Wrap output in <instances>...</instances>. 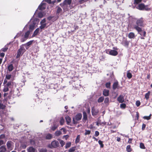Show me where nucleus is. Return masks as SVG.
<instances>
[{"label": "nucleus", "mask_w": 152, "mask_h": 152, "mask_svg": "<svg viewBox=\"0 0 152 152\" xmlns=\"http://www.w3.org/2000/svg\"><path fill=\"white\" fill-rule=\"evenodd\" d=\"M6 148L4 146H2L0 148V152H6Z\"/></svg>", "instance_id": "393cba45"}, {"label": "nucleus", "mask_w": 152, "mask_h": 152, "mask_svg": "<svg viewBox=\"0 0 152 152\" xmlns=\"http://www.w3.org/2000/svg\"><path fill=\"white\" fill-rule=\"evenodd\" d=\"M71 2V0H65L63 3L61 4L60 5L64 10H66L68 9V7H69Z\"/></svg>", "instance_id": "f03ea898"}, {"label": "nucleus", "mask_w": 152, "mask_h": 152, "mask_svg": "<svg viewBox=\"0 0 152 152\" xmlns=\"http://www.w3.org/2000/svg\"><path fill=\"white\" fill-rule=\"evenodd\" d=\"M117 100L120 103H122L124 102V96L122 95H120L117 98Z\"/></svg>", "instance_id": "9b49d317"}, {"label": "nucleus", "mask_w": 152, "mask_h": 152, "mask_svg": "<svg viewBox=\"0 0 152 152\" xmlns=\"http://www.w3.org/2000/svg\"><path fill=\"white\" fill-rule=\"evenodd\" d=\"M98 143L100 145V146L101 148H102L103 147L104 145L103 144V142L102 141L100 140H99L98 141Z\"/></svg>", "instance_id": "de8ad7c7"}, {"label": "nucleus", "mask_w": 152, "mask_h": 152, "mask_svg": "<svg viewBox=\"0 0 152 152\" xmlns=\"http://www.w3.org/2000/svg\"><path fill=\"white\" fill-rule=\"evenodd\" d=\"M46 4L45 3H42L38 7V9L40 10H42L45 9L46 7Z\"/></svg>", "instance_id": "1a4fd4ad"}, {"label": "nucleus", "mask_w": 152, "mask_h": 152, "mask_svg": "<svg viewBox=\"0 0 152 152\" xmlns=\"http://www.w3.org/2000/svg\"><path fill=\"white\" fill-rule=\"evenodd\" d=\"M64 122V120L63 118H61L60 123L61 125H63Z\"/></svg>", "instance_id": "f704fd0d"}, {"label": "nucleus", "mask_w": 152, "mask_h": 152, "mask_svg": "<svg viewBox=\"0 0 152 152\" xmlns=\"http://www.w3.org/2000/svg\"><path fill=\"white\" fill-rule=\"evenodd\" d=\"M151 92L150 91H148L147 93H146L145 95V98L147 100H148L149 98V96Z\"/></svg>", "instance_id": "c85d7f7f"}, {"label": "nucleus", "mask_w": 152, "mask_h": 152, "mask_svg": "<svg viewBox=\"0 0 152 152\" xmlns=\"http://www.w3.org/2000/svg\"><path fill=\"white\" fill-rule=\"evenodd\" d=\"M8 88L7 86H5L4 89H3V91L4 92H6L8 91Z\"/></svg>", "instance_id": "49530a36"}, {"label": "nucleus", "mask_w": 152, "mask_h": 152, "mask_svg": "<svg viewBox=\"0 0 152 152\" xmlns=\"http://www.w3.org/2000/svg\"><path fill=\"white\" fill-rule=\"evenodd\" d=\"M126 107V105L125 104L122 103L120 104V107L121 108L124 109Z\"/></svg>", "instance_id": "c03bdc74"}, {"label": "nucleus", "mask_w": 152, "mask_h": 152, "mask_svg": "<svg viewBox=\"0 0 152 152\" xmlns=\"http://www.w3.org/2000/svg\"><path fill=\"white\" fill-rule=\"evenodd\" d=\"M126 149L127 151L128 152H130L131 151V146L129 145H128L127 146Z\"/></svg>", "instance_id": "473e14b6"}, {"label": "nucleus", "mask_w": 152, "mask_h": 152, "mask_svg": "<svg viewBox=\"0 0 152 152\" xmlns=\"http://www.w3.org/2000/svg\"><path fill=\"white\" fill-rule=\"evenodd\" d=\"M4 53H2L0 54V56L2 58L4 56Z\"/></svg>", "instance_id": "69168bd1"}, {"label": "nucleus", "mask_w": 152, "mask_h": 152, "mask_svg": "<svg viewBox=\"0 0 152 152\" xmlns=\"http://www.w3.org/2000/svg\"><path fill=\"white\" fill-rule=\"evenodd\" d=\"M35 26L32 24L30 25L29 27V30L30 31H32L35 28Z\"/></svg>", "instance_id": "cd10ccee"}, {"label": "nucleus", "mask_w": 152, "mask_h": 152, "mask_svg": "<svg viewBox=\"0 0 152 152\" xmlns=\"http://www.w3.org/2000/svg\"><path fill=\"white\" fill-rule=\"evenodd\" d=\"M109 101V99L108 97L106 98L104 101V102L105 103H108Z\"/></svg>", "instance_id": "3c124183"}, {"label": "nucleus", "mask_w": 152, "mask_h": 152, "mask_svg": "<svg viewBox=\"0 0 152 152\" xmlns=\"http://www.w3.org/2000/svg\"><path fill=\"white\" fill-rule=\"evenodd\" d=\"M151 114L148 116H144L143 118L144 119H146L147 120H149L150 119L151 117Z\"/></svg>", "instance_id": "4c0bfd02"}, {"label": "nucleus", "mask_w": 152, "mask_h": 152, "mask_svg": "<svg viewBox=\"0 0 152 152\" xmlns=\"http://www.w3.org/2000/svg\"><path fill=\"white\" fill-rule=\"evenodd\" d=\"M52 137V136L51 134H47L46 136V138L47 139L50 140L51 139Z\"/></svg>", "instance_id": "bb28decb"}, {"label": "nucleus", "mask_w": 152, "mask_h": 152, "mask_svg": "<svg viewBox=\"0 0 152 152\" xmlns=\"http://www.w3.org/2000/svg\"><path fill=\"white\" fill-rule=\"evenodd\" d=\"M145 126H146V125L145 124H142V129L143 130L145 129Z\"/></svg>", "instance_id": "bf43d9fd"}, {"label": "nucleus", "mask_w": 152, "mask_h": 152, "mask_svg": "<svg viewBox=\"0 0 152 152\" xmlns=\"http://www.w3.org/2000/svg\"><path fill=\"white\" fill-rule=\"evenodd\" d=\"M109 90L107 89H105L103 91V94L105 96H108Z\"/></svg>", "instance_id": "a211bd4d"}, {"label": "nucleus", "mask_w": 152, "mask_h": 152, "mask_svg": "<svg viewBox=\"0 0 152 152\" xmlns=\"http://www.w3.org/2000/svg\"><path fill=\"white\" fill-rule=\"evenodd\" d=\"M53 18V17L50 16V17H48V18L47 19L48 20H51V19L52 18Z\"/></svg>", "instance_id": "774afa93"}, {"label": "nucleus", "mask_w": 152, "mask_h": 152, "mask_svg": "<svg viewBox=\"0 0 152 152\" xmlns=\"http://www.w3.org/2000/svg\"><path fill=\"white\" fill-rule=\"evenodd\" d=\"M30 31H28L25 33V34L23 36H22V38L20 39L21 42H24L28 38L29 35L30 33Z\"/></svg>", "instance_id": "0eeeda50"}, {"label": "nucleus", "mask_w": 152, "mask_h": 152, "mask_svg": "<svg viewBox=\"0 0 152 152\" xmlns=\"http://www.w3.org/2000/svg\"><path fill=\"white\" fill-rule=\"evenodd\" d=\"M39 20L37 18H35L34 20L33 19H31L30 20V22H32V24L34 25L35 26L37 25L38 23H39Z\"/></svg>", "instance_id": "9d476101"}, {"label": "nucleus", "mask_w": 152, "mask_h": 152, "mask_svg": "<svg viewBox=\"0 0 152 152\" xmlns=\"http://www.w3.org/2000/svg\"><path fill=\"white\" fill-rule=\"evenodd\" d=\"M80 135H77L75 140L76 143H77L79 142L80 140Z\"/></svg>", "instance_id": "e433bc0d"}, {"label": "nucleus", "mask_w": 152, "mask_h": 152, "mask_svg": "<svg viewBox=\"0 0 152 152\" xmlns=\"http://www.w3.org/2000/svg\"><path fill=\"white\" fill-rule=\"evenodd\" d=\"M4 144V141L3 140H0V145L3 144Z\"/></svg>", "instance_id": "338daca9"}, {"label": "nucleus", "mask_w": 152, "mask_h": 152, "mask_svg": "<svg viewBox=\"0 0 152 152\" xmlns=\"http://www.w3.org/2000/svg\"><path fill=\"white\" fill-rule=\"evenodd\" d=\"M28 152H36V150L32 146H30L27 149Z\"/></svg>", "instance_id": "4468645a"}, {"label": "nucleus", "mask_w": 152, "mask_h": 152, "mask_svg": "<svg viewBox=\"0 0 152 152\" xmlns=\"http://www.w3.org/2000/svg\"><path fill=\"white\" fill-rule=\"evenodd\" d=\"M57 126H56V125H54L52 127L51 129L52 130L54 131L57 128Z\"/></svg>", "instance_id": "864d4df0"}, {"label": "nucleus", "mask_w": 152, "mask_h": 152, "mask_svg": "<svg viewBox=\"0 0 152 152\" xmlns=\"http://www.w3.org/2000/svg\"><path fill=\"white\" fill-rule=\"evenodd\" d=\"M25 51L26 50L24 47L23 46V45L21 46L20 48L18 50V51L16 58H19L20 56H22Z\"/></svg>", "instance_id": "20e7f679"}, {"label": "nucleus", "mask_w": 152, "mask_h": 152, "mask_svg": "<svg viewBox=\"0 0 152 152\" xmlns=\"http://www.w3.org/2000/svg\"><path fill=\"white\" fill-rule=\"evenodd\" d=\"M104 99V97H100L98 99V102L99 103L102 102H103Z\"/></svg>", "instance_id": "72a5a7b5"}, {"label": "nucleus", "mask_w": 152, "mask_h": 152, "mask_svg": "<svg viewBox=\"0 0 152 152\" xmlns=\"http://www.w3.org/2000/svg\"><path fill=\"white\" fill-rule=\"evenodd\" d=\"M82 117V114L80 113H78L73 118V121L74 124H76L77 123V121L80 120Z\"/></svg>", "instance_id": "39448f33"}, {"label": "nucleus", "mask_w": 152, "mask_h": 152, "mask_svg": "<svg viewBox=\"0 0 152 152\" xmlns=\"http://www.w3.org/2000/svg\"><path fill=\"white\" fill-rule=\"evenodd\" d=\"M142 0H135L134 3L138 4L142 1Z\"/></svg>", "instance_id": "6e6d98bb"}, {"label": "nucleus", "mask_w": 152, "mask_h": 152, "mask_svg": "<svg viewBox=\"0 0 152 152\" xmlns=\"http://www.w3.org/2000/svg\"><path fill=\"white\" fill-rule=\"evenodd\" d=\"M59 145V142L56 140L53 141L51 144H49L48 145V147L50 148H56Z\"/></svg>", "instance_id": "7ed1b4c3"}, {"label": "nucleus", "mask_w": 152, "mask_h": 152, "mask_svg": "<svg viewBox=\"0 0 152 152\" xmlns=\"http://www.w3.org/2000/svg\"><path fill=\"white\" fill-rule=\"evenodd\" d=\"M5 135L4 134H1L0 135V139H3L5 138Z\"/></svg>", "instance_id": "13d9d810"}, {"label": "nucleus", "mask_w": 152, "mask_h": 152, "mask_svg": "<svg viewBox=\"0 0 152 152\" xmlns=\"http://www.w3.org/2000/svg\"><path fill=\"white\" fill-rule=\"evenodd\" d=\"M62 134L60 130L57 131L55 133V135L58 136L61 135Z\"/></svg>", "instance_id": "2f4dec72"}, {"label": "nucleus", "mask_w": 152, "mask_h": 152, "mask_svg": "<svg viewBox=\"0 0 152 152\" xmlns=\"http://www.w3.org/2000/svg\"><path fill=\"white\" fill-rule=\"evenodd\" d=\"M14 69V67L12 64H10L8 66V69L9 72L12 71Z\"/></svg>", "instance_id": "5701e85b"}, {"label": "nucleus", "mask_w": 152, "mask_h": 152, "mask_svg": "<svg viewBox=\"0 0 152 152\" xmlns=\"http://www.w3.org/2000/svg\"><path fill=\"white\" fill-rule=\"evenodd\" d=\"M135 37L134 34L133 32H130L128 34V37L130 39H134Z\"/></svg>", "instance_id": "6ab92c4d"}, {"label": "nucleus", "mask_w": 152, "mask_h": 152, "mask_svg": "<svg viewBox=\"0 0 152 152\" xmlns=\"http://www.w3.org/2000/svg\"><path fill=\"white\" fill-rule=\"evenodd\" d=\"M60 143L61 147H63L65 144V142L62 140H61L60 141Z\"/></svg>", "instance_id": "8fccbe9b"}, {"label": "nucleus", "mask_w": 152, "mask_h": 152, "mask_svg": "<svg viewBox=\"0 0 152 152\" xmlns=\"http://www.w3.org/2000/svg\"><path fill=\"white\" fill-rule=\"evenodd\" d=\"M45 15V14L44 12H39L38 13V16L39 18H41L43 17Z\"/></svg>", "instance_id": "4be33fe9"}, {"label": "nucleus", "mask_w": 152, "mask_h": 152, "mask_svg": "<svg viewBox=\"0 0 152 152\" xmlns=\"http://www.w3.org/2000/svg\"><path fill=\"white\" fill-rule=\"evenodd\" d=\"M40 29L39 28V27L37 28L34 32V33L33 35H32V37H34L35 36L37 35L39 33V32L40 31Z\"/></svg>", "instance_id": "f3484780"}, {"label": "nucleus", "mask_w": 152, "mask_h": 152, "mask_svg": "<svg viewBox=\"0 0 152 152\" xmlns=\"http://www.w3.org/2000/svg\"><path fill=\"white\" fill-rule=\"evenodd\" d=\"M63 137L66 140L67 139V138L69 137V135H64L63 136Z\"/></svg>", "instance_id": "052dcab7"}, {"label": "nucleus", "mask_w": 152, "mask_h": 152, "mask_svg": "<svg viewBox=\"0 0 152 152\" xmlns=\"http://www.w3.org/2000/svg\"><path fill=\"white\" fill-rule=\"evenodd\" d=\"M145 7V5L143 4H139L137 7V8L140 10H144Z\"/></svg>", "instance_id": "ddd939ff"}, {"label": "nucleus", "mask_w": 152, "mask_h": 152, "mask_svg": "<svg viewBox=\"0 0 152 152\" xmlns=\"http://www.w3.org/2000/svg\"><path fill=\"white\" fill-rule=\"evenodd\" d=\"M85 132L84 134L85 135H87L91 133V131L89 130H85Z\"/></svg>", "instance_id": "a19ab883"}, {"label": "nucleus", "mask_w": 152, "mask_h": 152, "mask_svg": "<svg viewBox=\"0 0 152 152\" xmlns=\"http://www.w3.org/2000/svg\"><path fill=\"white\" fill-rule=\"evenodd\" d=\"M105 86L107 88H110V82L107 83L105 84Z\"/></svg>", "instance_id": "79ce46f5"}, {"label": "nucleus", "mask_w": 152, "mask_h": 152, "mask_svg": "<svg viewBox=\"0 0 152 152\" xmlns=\"http://www.w3.org/2000/svg\"><path fill=\"white\" fill-rule=\"evenodd\" d=\"M62 12V9L60 7H57V9L56 14L58 15L59 14L61 13Z\"/></svg>", "instance_id": "b1692460"}, {"label": "nucleus", "mask_w": 152, "mask_h": 152, "mask_svg": "<svg viewBox=\"0 0 152 152\" xmlns=\"http://www.w3.org/2000/svg\"><path fill=\"white\" fill-rule=\"evenodd\" d=\"M33 41H30L27 42L26 43L23 45L25 47L28 46L32 44Z\"/></svg>", "instance_id": "c756f323"}, {"label": "nucleus", "mask_w": 152, "mask_h": 152, "mask_svg": "<svg viewBox=\"0 0 152 152\" xmlns=\"http://www.w3.org/2000/svg\"><path fill=\"white\" fill-rule=\"evenodd\" d=\"M140 104V102L139 101H137L136 102V104L137 107L139 106Z\"/></svg>", "instance_id": "603ef678"}, {"label": "nucleus", "mask_w": 152, "mask_h": 152, "mask_svg": "<svg viewBox=\"0 0 152 152\" xmlns=\"http://www.w3.org/2000/svg\"><path fill=\"white\" fill-rule=\"evenodd\" d=\"M118 82H115L113 85V89L115 90L118 88Z\"/></svg>", "instance_id": "a878e982"}, {"label": "nucleus", "mask_w": 152, "mask_h": 152, "mask_svg": "<svg viewBox=\"0 0 152 152\" xmlns=\"http://www.w3.org/2000/svg\"><path fill=\"white\" fill-rule=\"evenodd\" d=\"M65 119L67 124H69L70 123L71 121V118L68 116H66L65 117Z\"/></svg>", "instance_id": "aec40b11"}, {"label": "nucleus", "mask_w": 152, "mask_h": 152, "mask_svg": "<svg viewBox=\"0 0 152 152\" xmlns=\"http://www.w3.org/2000/svg\"><path fill=\"white\" fill-rule=\"evenodd\" d=\"M5 106L2 104H0V108L1 109H4L5 108Z\"/></svg>", "instance_id": "5fc2aeb1"}, {"label": "nucleus", "mask_w": 152, "mask_h": 152, "mask_svg": "<svg viewBox=\"0 0 152 152\" xmlns=\"http://www.w3.org/2000/svg\"><path fill=\"white\" fill-rule=\"evenodd\" d=\"M12 77L11 74H7L6 75V78L4 79V83L7 82V80H10Z\"/></svg>", "instance_id": "dca6fc26"}, {"label": "nucleus", "mask_w": 152, "mask_h": 152, "mask_svg": "<svg viewBox=\"0 0 152 152\" xmlns=\"http://www.w3.org/2000/svg\"><path fill=\"white\" fill-rule=\"evenodd\" d=\"M107 53L113 56H116L118 54L117 51L114 50H108L107 51Z\"/></svg>", "instance_id": "6e6552de"}, {"label": "nucleus", "mask_w": 152, "mask_h": 152, "mask_svg": "<svg viewBox=\"0 0 152 152\" xmlns=\"http://www.w3.org/2000/svg\"><path fill=\"white\" fill-rule=\"evenodd\" d=\"M41 26H39V28L41 29L40 31H42V30L43 29L45 28H47L46 25L47 23H46V20L45 18L42 19L40 22Z\"/></svg>", "instance_id": "423d86ee"}, {"label": "nucleus", "mask_w": 152, "mask_h": 152, "mask_svg": "<svg viewBox=\"0 0 152 152\" xmlns=\"http://www.w3.org/2000/svg\"><path fill=\"white\" fill-rule=\"evenodd\" d=\"M61 130H63V132H64V134H65L66 133V129L64 128H62L61 129Z\"/></svg>", "instance_id": "e2e57ef3"}, {"label": "nucleus", "mask_w": 152, "mask_h": 152, "mask_svg": "<svg viewBox=\"0 0 152 152\" xmlns=\"http://www.w3.org/2000/svg\"><path fill=\"white\" fill-rule=\"evenodd\" d=\"M75 147H72L70 148L69 150V152H73L75 151Z\"/></svg>", "instance_id": "58836bf2"}, {"label": "nucleus", "mask_w": 152, "mask_h": 152, "mask_svg": "<svg viewBox=\"0 0 152 152\" xmlns=\"http://www.w3.org/2000/svg\"><path fill=\"white\" fill-rule=\"evenodd\" d=\"M99 134V132L98 131H96L95 132V136H98Z\"/></svg>", "instance_id": "4d7b16f0"}, {"label": "nucleus", "mask_w": 152, "mask_h": 152, "mask_svg": "<svg viewBox=\"0 0 152 152\" xmlns=\"http://www.w3.org/2000/svg\"><path fill=\"white\" fill-rule=\"evenodd\" d=\"M132 74L128 72L127 74V77L129 79H130L132 77Z\"/></svg>", "instance_id": "ea45409f"}, {"label": "nucleus", "mask_w": 152, "mask_h": 152, "mask_svg": "<svg viewBox=\"0 0 152 152\" xmlns=\"http://www.w3.org/2000/svg\"><path fill=\"white\" fill-rule=\"evenodd\" d=\"M13 143V142L10 141H8L7 143V146L8 149L11 150L12 146Z\"/></svg>", "instance_id": "f8f14e48"}, {"label": "nucleus", "mask_w": 152, "mask_h": 152, "mask_svg": "<svg viewBox=\"0 0 152 152\" xmlns=\"http://www.w3.org/2000/svg\"><path fill=\"white\" fill-rule=\"evenodd\" d=\"M140 35H143L144 37L145 36L146 33L145 31H142L140 32H138Z\"/></svg>", "instance_id": "c9c22d12"}, {"label": "nucleus", "mask_w": 152, "mask_h": 152, "mask_svg": "<svg viewBox=\"0 0 152 152\" xmlns=\"http://www.w3.org/2000/svg\"><path fill=\"white\" fill-rule=\"evenodd\" d=\"M45 1L49 4L52 3L53 4L56 1V0H45Z\"/></svg>", "instance_id": "7c9ffc66"}, {"label": "nucleus", "mask_w": 152, "mask_h": 152, "mask_svg": "<svg viewBox=\"0 0 152 152\" xmlns=\"http://www.w3.org/2000/svg\"><path fill=\"white\" fill-rule=\"evenodd\" d=\"M7 49L8 48H4L2 49V51L4 52H5L7 50Z\"/></svg>", "instance_id": "0e129e2a"}, {"label": "nucleus", "mask_w": 152, "mask_h": 152, "mask_svg": "<svg viewBox=\"0 0 152 152\" xmlns=\"http://www.w3.org/2000/svg\"><path fill=\"white\" fill-rule=\"evenodd\" d=\"M47 150L46 148H42L39 150V152H47Z\"/></svg>", "instance_id": "a18cd8bd"}, {"label": "nucleus", "mask_w": 152, "mask_h": 152, "mask_svg": "<svg viewBox=\"0 0 152 152\" xmlns=\"http://www.w3.org/2000/svg\"><path fill=\"white\" fill-rule=\"evenodd\" d=\"M99 110H96L94 107L92 108L91 112L93 115H96L98 113Z\"/></svg>", "instance_id": "2eb2a0df"}, {"label": "nucleus", "mask_w": 152, "mask_h": 152, "mask_svg": "<svg viewBox=\"0 0 152 152\" xmlns=\"http://www.w3.org/2000/svg\"><path fill=\"white\" fill-rule=\"evenodd\" d=\"M140 147L142 149H144L145 148L144 144L142 143H141L140 144Z\"/></svg>", "instance_id": "09e8293b"}, {"label": "nucleus", "mask_w": 152, "mask_h": 152, "mask_svg": "<svg viewBox=\"0 0 152 152\" xmlns=\"http://www.w3.org/2000/svg\"><path fill=\"white\" fill-rule=\"evenodd\" d=\"M143 19L142 18L137 19V20L136 25H133V28L136 29L138 32H140L142 31V29L139 26L143 27L144 24L143 23Z\"/></svg>", "instance_id": "f257e3e1"}, {"label": "nucleus", "mask_w": 152, "mask_h": 152, "mask_svg": "<svg viewBox=\"0 0 152 152\" xmlns=\"http://www.w3.org/2000/svg\"><path fill=\"white\" fill-rule=\"evenodd\" d=\"M150 8L148 7L147 6H145V7L144 8V10H147V11H148V10H150Z\"/></svg>", "instance_id": "680f3d73"}, {"label": "nucleus", "mask_w": 152, "mask_h": 152, "mask_svg": "<svg viewBox=\"0 0 152 152\" xmlns=\"http://www.w3.org/2000/svg\"><path fill=\"white\" fill-rule=\"evenodd\" d=\"M71 145V143L70 142H68L66 144V145L65 146V148H68Z\"/></svg>", "instance_id": "37998d69"}, {"label": "nucleus", "mask_w": 152, "mask_h": 152, "mask_svg": "<svg viewBox=\"0 0 152 152\" xmlns=\"http://www.w3.org/2000/svg\"><path fill=\"white\" fill-rule=\"evenodd\" d=\"M83 121H86L87 119V115L86 113L84 111L83 112Z\"/></svg>", "instance_id": "412c9836"}]
</instances>
